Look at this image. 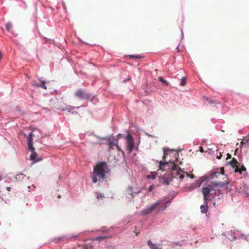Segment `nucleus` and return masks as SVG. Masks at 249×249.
I'll return each instance as SVG.
<instances>
[{
    "instance_id": "obj_1",
    "label": "nucleus",
    "mask_w": 249,
    "mask_h": 249,
    "mask_svg": "<svg viewBox=\"0 0 249 249\" xmlns=\"http://www.w3.org/2000/svg\"><path fill=\"white\" fill-rule=\"evenodd\" d=\"M108 166L105 161L99 162L94 167L93 173L91 176L93 183L98 181H102L106 178V174Z\"/></svg>"
},
{
    "instance_id": "obj_2",
    "label": "nucleus",
    "mask_w": 249,
    "mask_h": 249,
    "mask_svg": "<svg viewBox=\"0 0 249 249\" xmlns=\"http://www.w3.org/2000/svg\"><path fill=\"white\" fill-rule=\"evenodd\" d=\"M170 167L171 169L174 170L175 173H173L175 175V177L179 178L182 179L184 176L183 174H181L179 171L182 172L180 168L178 167L176 164H175L172 160H170L168 162H163L160 161L159 163V169L162 171H165L168 170Z\"/></svg>"
},
{
    "instance_id": "obj_3",
    "label": "nucleus",
    "mask_w": 249,
    "mask_h": 249,
    "mask_svg": "<svg viewBox=\"0 0 249 249\" xmlns=\"http://www.w3.org/2000/svg\"><path fill=\"white\" fill-rule=\"evenodd\" d=\"M221 184V183L220 182H216L214 183L213 185H209L202 188V193L204 196V203L207 204L208 200H211L215 197L216 195L215 187Z\"/></svg>"
},
{
    "instance_id": "obj_4",
    "label": "nucleus",
    "mask_w": 249,
    "mask_h": 249,
    "mask_svg": "<svg viewBox=\"0 0 249 249\" xmlns=\"http://www.w3.org/2000/svg\"><path fill=\"white\" fill-rule=\"evenodd\" d=\"M32 132L29 133L28 136H27V139L28 141V149L30 150H32L33 151L32 153L30 155V160H34V161H39V159L37 158V154L35 151V148L33 146V138H32Z\"/></svg>"
},
{
    "instance_id": "obj_5",
    "label": "nucleus",
    "mask_w": 249,
    "mask_h": 249,
    "mask_svg": "<svg viewBox=\"0 0 249 249\" xmlns=\"http://www.w3.org/2000/svg\"><path fill=\"white\" fill-rule=\"evenodd\" d=\"M74 95L81 100H87L90 97V95L87 91L81 89L77 90L74 93Z\"/></svg>"
},
{
    "instance_id": "obj_6",
    "label": "nucleus",
    "mask_w": 249,
    "mask_h": 249,
    "mask_svg": "<svg viewBox=\"0 0 249 249\" xmlns=\"http://www.w3.org/2000/svg\"><path fill=\"white\" fill-rule=\"evenodd\" d=\"M161 204L160 201H157L153 205L150 206L149 207L142 210L141 211V213L143 215H146L148 213H150L152 212H153L156 208H158V206L159 204Z\"/></svg>"
},
{
    "instance_id": "obj_7",
    "label": "nucleus",
    "mask_w": 249,
    "mask_h": 249,
    "mask_svg": "<svg viewBox=\"0 0 249 249\" xmlns=\"http://www.w3.org/2000/svg\"><path fill=\"white\" fill-rule=\"evenodd\" d=\"M127 147L129 153H131L134 149V143L131 135L128 134L126 137Z\"/></svg>"
},
{
    "instance_id": "obj_8",
    "label": "nucleus",
    "mask_w": 249,
    "mask_h": 249,
    "mask_svg": "<svg viewBox=\"0 0 249 249\" xmlns=\"http://www.w3.org/2000/svg\"><path fill=\"white\" fill-rule=\"evenodd\" d=\"M158 201H161V204H159V206H158V208H156L155 210H156L157 211V212H160V211H163V210H164L167 207V204L168 203H170V201H167L166 202H164L161 199L159 200Z\"/></svg>"
},
{
    "instance_id": "obj_9",
    "label": "nucleus",
    "mask_w": 249,
    "mask_h": 249,
    "mask_svg": "<svg viewBox=\"0 0 249 249\" xmlns=\"http://www.w3.org/2000/svg\"><path fill=\"white\" fill-rule=\"evenodd\" d=\"M32 85L33 86L40 87L45 89H47V87L45 86V82L42 80H39V83H38L36 81H34L32 83Z\"/></svg>"
},
{
    "instance_id": "obj_10",
    "label": "nucleus",
    "mask_w": 249,
    "mask_h": 249,
    "mask_svg": "<svg viewBox=\"0 0 249 249\" xmlns=\"http://www.w3.org/2000/svg\"><path fill=\"white\" fill-rule=\"evenodd\" d=\"M234 171L236 173H239L240 174H241L242 172H244V175L247 174L246 168L244 165H242L241 167H239V166L236 167Z\"/></svg>"
},
{
    "instance_id": "obj_11",
    "label": "nucleus",
    "mask_w": 249,
    "mask_h": 249,
    "mask_svg": "<svg viewBox=\"0 0 249 249\" xmlns=\"http://www.w3.org/2000/svg\"><path fill=\"white\" fill-rule=\"evenodd\" d=\"M118 141L114 138L109 139L108 145L110 149H112L114 146H116Z\"/></svg>"
},
{
    "instance_id": "obj_12",
    "label": "nucleus",
    "mask_w": 249,
    "mask_h": 249,
    "mask_svg": "<svg viewBox=\"0 0 249 249\" xmlns=\"http://www.w3.org/2000/svg\"><path fill=\"white\" fill-rule=\"evenodd\" d=\"M229 163L233 168H235V169L236 168V167H238L240 165L239 162H238L237 160L235 158H232Z\"/></svg>"
},
{
    "instance_id": "obj_13",
    "label": "nucleus",
    "mask_w": 249,
    "mask_h": 249,
    "mask_svg": "<svg viewBox=\"0 0 249 249\" xmlns=\"http://www.w3.org/2000/svg\"><path fill=\"white\" fill-rule=\"evenodd\" d=\"M65 240H68L65 237L61 236L54 238L53 239V241L55 243H59L65 241Z\"/></svg>"
},
{
    "instance_id": "obj_14",
    "label": "nucleus",
    "mask_w": 249,
    "mask_h": 249,
    "mask_svg": "<svg viewBox=\"0 0 249 249\" xmlns=\"http://www.w3.org/2000/svg\"><path fill=\"white\" fill-rule=\"evenodd\" d=\"M220 172H214L213 174H212L210 176L211 178H213L214 177H217L218 175H220V174L223 175L224 174V169L223 167H221L220 168Z\"/></svg>"
},
{
    "instance_id": "obj_15",
    "label": "nucleus",
    "mask_w": 249,
    "mask_h": 249,
    "mask_svg": "<svg viewBox=\"0 0 249 249\" xmlns=\"http://www.w3.org/2000/svg\"><path fill=\"white\" fill-rule=\"evenodd\" d=\"M147 244L151 249H161V248L157 247L155 244H153L151 240H148Z\"/></svg>"
},
{
    "instance_id": "obj_16",
    "label": "nucleus",
    "mask_w": 249,
    "mask_h": 249,
    "mask_svg": "<svg viewBox=\"0 0 249 249\" xmlns=\"http://www.w3.org/2000/svg\"><path fill=\"white\" fill-rule=\"evenodd\" d=\"M241 143L242 146H249V139L247 137L244 138Z\"/></svg>"
},
{
    "instance_id": "obj_17",
    "label": "nucleus",
    "mask_w": 249,
    "mask_h": 249,
    "mask_svg": "<svg viewBox=\"0 0 249 249\" xmlns=\"http://www.w3.org/2000/svg\"><path fill=\"white\" fill-rule=\"evenodd\" d=\"M204 204L205 205H201L200 206V209L201 213H206L207 212L208 207L207 204H206L205 203Z\"/></svg>"
},
{
    "instance_id": "obj_18",
    "label": "nucleus",
    "mask_w": 249,
    "mask_h": 249,
    "mask_svg": "<svg viewBox=\"0 0 249 249\" xmlns=\"http://www.w3.org/2000/svg\"><path fill=\"white\" fill-rule=\"evenodd\" d=\"M25 176L23 175L22 173L18 174L16 177V179L18 181H21L24 179V178H25Z\"/></svg>"
},
{
    "instance_id": "obj_19",
    "label": "nucleus",
    "mask_w": 249,
    "mask_h": 249,
    "mask_svg": "<svg viewBox=\"0 0 249 249\" xmlns=\"http://www.w3.org/2000/svg\"><path fill=\"white\" fill-rule=\"evenodd\" d=\"M127 191L128 194L130 195L131 196H132V197H133V194H134L135 195H137L140 192V191H139L138 192H133L132 191L131 188H129V189H128Z\"/></svg>"
},
{
    "instance_id": "obj_20",
    "label": "nucleus",
    "mask_w": 249,
    "mask_h": 249,
    "mask_svg": "<svg viewBox=\"0 0 249 249\" xmlns=\"http://www.w3.org/2000/svg\"><path fill=\"white\" fill-rule=\"evenodd\" d=\"M5 27H6V30L8 32H10L12 28V23L10 22L7 23L5 25Z\"/></svg>"
},
{
    "instance_id": "obj_21",
    "label": "nucleus",
    "mask_w": 249,
    "mask_h": 249,
    "mask_svg": "<svg viewBox=\"0 0 249 249\" xmlns=\"http://www.w3.org/2000/svg\"><path fill=\"white\" fill-rule=\"evenodd\" d=\"M158 80L160 81L161 82H162V83L165 84L166 86H168L169 85V83L168 82L166 81L165 80H164L162 77L161 76H160L158 77Z\"/></svg>"
},
{
    "instance_id": "obj_22",
    "label": "nucleus",
    "mask_w": 249,
    "mask_h": 249,
    "mask_svg": "<svg viewBox=\"0 0 249 249\" xmlns=\"http://www.w3.org/2000/svg\"><path fill=\"white\" fill-rule=\"evenodd\" d=\"M108 238V236H98L95 238V240L101 241L102 240H105Z\"/></svg>"
},
{
    "instance_id": "obj_23",
    "label": "nucleus",
    "mask_w": 249,
    "mask_h": 249,
    "mask_svg": "<svg viewBox=\"0 0 249 249\" xmlns=\"http://www.w3.org/2000/svg\"><path fill=\"white\" fill-rule=\"evenodd\" d=\"M186 78L183 77L181 79V81L180 82V85L182 86H184L186 85Z\"/></svg>"
},
{
    "instance_id": "obj_24",
    "label": "nucleus",
    "mask_w": 249,
    "mask_h": 249,
    "mask_svg": "<svg viewBox=\"0 0 249 249\" xmlns=\"http://www.w3.org/2000/svg\"><path fill=\"white\" fill-rule=\"evenodd\" d=\"M163 151H164V156L163 157V159H164L165 158L166 156L167 155V152L169 150L164 148Z\"/></svg>"
},
{
    "instance_id": "obj_25",
    "label": "nucleus",
    "mask_w": 249,
    "mask_h": 249,
    "mask_svg": "<svg viewBox=\"0 0 249 249\" xmlns=\"http://www.w3.org/2000/svg\"><path fill=\"white\" fill-rule=\"evenodd\" d=\"M116 147H117V149L118 150V151H121V153H123V154H124V151H123V150L121 149V148H120V147H119L117 144L116 145Z\"/></svg>"
},
{
    "instance_id": "obj_26",
    "label": "nucleus",
    "mask_w": 249,
    "mask_h": 249,
    "mask_svg": "<svg viewBox=\"0 0 249 249\" xmlns=\"http://www.w3.org/2000/svg\"><path fill=\"white\" fill-rule=\"evenodd\" d=\"M153 188H154V185H151L148 188V191L151 192L153 190Z\"/></svg>"
},
{
    "instance_id": "obj_27",
    "label": "nucleus",
    "mask_w": 249,
    "mask_h": 249,
    "mask_svg": "<svg viewBox=\"0 0 249 249\" xmlns=\"http://www.w3.org/2000/svg\"><path fill=\"white\" fill-rule=\"evenodd\" d=\"M103 196V195L101 193H98L97 195V197L99 199L100 197H102Z\"/></svg>"
},
{
    "instance_id": "obj_28",
    "label": "nucleus",
    "mask_w": 249,
    "mask_h": 249,
    "mask_svg": "<svg viewBox=\"0 0 249 249\" xmlns=\"http://www.w3.org/2000/svg\"><path fill=\"white\" fill-rule=\"evenodd\" d=\"M207 101L208 103L209 104H212V103H213V101H211V100H209V99H208L207 98Z\"/></svg>"
},
{
    "instance_id": "obj_29",
    "label": "nucleus",
    "mask_w": 249,
    "mask_h": 249,
    "mask_svg": "<svg viewBox=\"0 0 249 249\" xmlns=\"http://www.w3.org/2000/svg\"><path fill=\"white\" fill-rule=\"evenodd\" d=\"M231 155L229 153H228L227 155V158L226 159H231Z\"/></svg>"
},
{
    "instance_id": "obj_30",
    "label": "nucleus",
    "mask_w": 249,
    "mask_h": 249,
    "mask_svg": "<svg viewBox=\"0 0 249 249\" xmlns=\"http://www.w3.org/2000/svg\"><path fill=\"white\" fill-rule=\"evenodd\" d=\"M222 157V154L221 153H219V155L217 156V159H218V160H220Z\"/></svg>"
},
{
    "instance_id": "obj_31",
    "label": "nucleus",
    "mask_w": 249,
    "mask_h": 249,
    "mask_svg": "<svg viewBox=\"0 0 249 249\" xmlns=\"http://www.w3.org/2000/svg\"><path fill=\"white\" fill-rule=\"evenodd\" d=\"M199 150H200V151L201 152H204L203 148L202 146L200 147Z\"/></svg>"
},
{
    "instance_id": "obj_32",
    "label": "nucleus",
    "mask_w": 249,
    "mask_h": 249,
    "mask_svg": "<svg viewBox=\"0 0 249 249\" xmlns=\"http://www.w3.org/2000/svg\"><path fill=\"white\" fill-rule=\"evenodd\" d=\"M187 176H190L192 178H195L194 175L193 174L190 175L189 174H187Z\"/></svg>"
},
{
    "instance_id": "obj_33",
    "label": "nucleus",
    "mask_w": 249,
    "mask_h": 249,
    "mask_svg": "<svg viewBox=\"0 0 249 249\" xmlns=\"http://www.w3.org/2000/svg\"><path fill=\"white\" fill-rule=\"evenodd\" d=\"M78 237V235H74V236H72L70 237V239H72V238Z\"/></svg>"
},
{
    "instance_id": "obj_34",
    "label": "nucleus",
    "mask_w": 249,
    "mask_h": 249,
    "mask_svg": "<svg viewBox=\"0 0 249 249\" xmlns=\"http://www.w3.org/2000/svg\"><path fill=\"white\" fill-rule=\"evenodd\" d=\"M130 57L132 58H140L138 56H134V55H130Z\"/></svg>"
},
{
    "instance_id": "obj_35",
    "label": "nucleus",
    "mask_w": 249,
    "mask_h": 249,
    "mask_svg": "<svg viewBox=\"0 0 249 249\" xmlns=\"http://www.w3.org/2000/svg\"><path fill=\"white\" fill-rule=\"evenodd\" d=\"M6 190L8 191H10L11 190V188L10 187H7L6 188Z\"/></svg>"
},
{
    "instance_id": "obj_36",
    "label": "nucleus",
    "mask_w": 249,
    "mask_h": 249,
    "mask_svg": "<svg viewBox=\"0 0 249 249\" xmlns=\"http://www.w3.org/2000/svg\"><path fill=\"white\" fill-rule=\"evenodd\" d=\"M2 54L1 52L0 51V60L2 58Z\"/></svg>"
},
{
    "instance_id": "obj_37",
    "label": "nucleus",
    "mask_w": 249,
    "mask_h": 249,
    "mask_svg": "<svg viewBox=\"0 0 249 249\" xmlns=\"http://www.w3.org/2000/svg\"><path fill=\"white\" fill-rule=\"evenodd\" d=\"M174 245H176V246L179 245L177 242L174 243Z\"/></svg>"
},
{
    "instance_id": "obj_38",
    "label": "nucleus",
    "mask_w": 249,
    "mask_h": 249,
    "mask_svg": "<svg viewBox=\"0 0 249 249\" xmlns=\"http://www.w3.org/2000/svg\"><path fill=\"white\" fill-rule=\"evenodd\" d=\"M152 178H153V179L155 178V175L152 176Z\"/></svg>"
},
{
    "instance_id": "obj_39",
    "label": "nucleus",
    "mask_w": 249,
    "mask_h": 249,
    "mask_svg": "<svg viewBox=\"0 0 249 249\" xmlns=\"http://www.w3.org/2000/svg\"><path fill=\"white\" fill-rule=\"evenodd\" d=\"M147 178H150L149 176V175H148V176H147Z\"/></svg>"
},
{
    "instance_id": "obj_40",
    "label": "nucleus",
    "mask_w": 249,
    "mask_h": 249,
    "mask_svg": "<svg viewBox=\"0 0 249 249\" xmlns=\"http://www.w3.org/2000/svg\"><path fill=\"white\" fill-rule=\"evenodd\" d=\"M249 139V134H248V137H247Z\"/></svg>"
}]
</instances>
